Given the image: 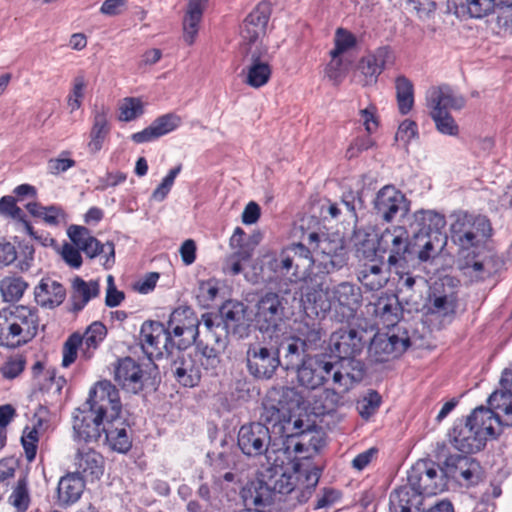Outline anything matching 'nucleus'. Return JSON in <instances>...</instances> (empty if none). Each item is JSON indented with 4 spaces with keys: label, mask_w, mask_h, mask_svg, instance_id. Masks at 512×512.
Wrapping results in <instances>:
<instances>
[{
    "label": "nucleus",
    "mask_w": 512,
    "mask_h": 512,
    "mask_svg": "<svg viewBox=\"0 0 512 512\" xmlns=\"http://www.w3.org/2000/svg\"><path fill=\"white\" fill-rule=\"evenodd\" d=\"M316 453L315 445L294 440L287 442L281 452V465L286 470L276 483L280 493L288 494L298 490L302 493L303 500H306L317 486L320 477L312 461Z\"/></svg>",
    "instance_id": "nucleus-1"
},
{
    "label": "nucleus",
    "mask_w": 512,
    "mask_h": 512,
    "mask_svg": "<svg viewBox=\"0 0 512 512\" xmlns=\"http://www.w3.org/2000/svg\"><path fill=\"white\" fill-rule=\"evenodd\" d=\"M410 488L396 490L393 503L401 512H411L419 504L416 496L411 498V492L423 496H435L448 488V479L445 467H439L432 461L421 460L412 466L408 474Z\"/></svg>",
    "instance_id": "nucleus-2"
},
{
    "label": "nucleus",
    "mask_w": 512,
    "mask_h": 512,
    "mask_svg": "<svg viewBox=\"0 0 512 512\" xmlns=\"http://www.w3.org/2000/svg\"><path fill=\"white\" fill-rule=\"evenodd\" d=\"M450 235L452 242L463 251L478 248L492 235L489 219L467 211H455L451 215Z\"/></svg>",
    "instance_id": "nucleus-3"
},
{
    "label": "nucleus",
    "mask_w": 512,
    "mask_h": 512,
    "mask_svg": "<svg viewBox=\"0 0 512 512\" xmlns=\"http://www.w3.org/2000/svg\"><path fill=\"white\" fill-rule=\"evenodd\" d=\"M107 336V329L102 322L95 321L86 327L83 334L74 332L66 339L62 349L61 365L68 368L80 353V358L90 360L96 354Z\"/></svg>",
    "instance_id": "nucleus-4"
},
{
    "label": "nucleus",
    "mask_w": 512,
    "mask_h": 512,
    "mask_svg": "<svg viewBox=\"0 0 512 512\" xmlns=\"http://www.w3.org/2000/svg\"><path fill=\"white\" fill-rule=\"evenodd\" d=\"M86 404L94 417L104 425L121 419L122 404L119 391L107 379L97 381L90 388Z\"/></svg>",
    "instance_id": "nucleus-5"
},
{
    "label": "nucleus",
    "mask_w": 512,
    "mask_h": 512,
    "mask_svg": "<svg viewBox=\"0 0 512 512\" xmlns=\"http://www.w3.org/2000/svg\"><path fill=\"white\" fill-rule=\"evenodd\" d=\"M272 11V4L262 0L247 14L240 28L241 46L244 52L267 51L263 40L267 34Z\"/></svg>",
    "instance_id": "nucleus-6"
},
{
    "label": "nucleus",
    "mask_w": 512,
    "mask_h": 512,
    "mask_svg": "<svg viewBox=\"0 0 512 512\" xmlns=\"http://www.w3.org/2000/svg\"><path fill=\"white\" fill-rule=\"evenodd\" d=\"M200 321L190 307H178L170 315L167 339L178 349L190 347L198 337Z\"/></svg>",
    "instance_id": "nucleus-7"
},
{
    "label": "nucleus",
    "mask_w": 512,
    "mask_h": 512,
    "mask_svg": "<svg viewBox=\"0 0 512 512\" xmlns=\"http://www.w3.org/2000/svg\"><path fill=\"white\" fill-rule=\"evenodd\" d=\"M333 363L322 355L306 356L296 370V380L306 390L322 387L333 370Z\"/></svg>",
    "instance_id": "nucleus-8"
},
{
    "label": "nucleus",
    "mask_w": 512,
    "mask_h": 512,
    "mask_svg": "<svg viewBox=\"0 0 512 512\" xmlns=\"http://www.w3.org/2000/svg\"><path fill=\"white\" fill-rule=\"evenodd\" d=\"M376 214L385 222H392L398 214L409 211V202L405 195L393 186H384L374 200Z\"/></svg>",
    "instance_id": "nucleus-9"
},
{
    "label": "nucleus",
    "mask_w": 512,
    "mask_h": 512,
    "mask_svg": "<svg viewBox=\"0 0 512 512\" xmlns=\"http://www.w3.org/2000/svg\"><path fill=\"white\" fill-rule=\"evenodd\" d=\"M70 240L89 258H95L104 253V264L113 262L115 255L114 244H101L90 232L82 226L72 225L67 230Z\"/></svg>",
    "instance_id": "nucleus-10"
},
{
    "label": "nucleus",
    "mask_w": 512,
    "mask_h": 512,
    "mask_svg": "<svg viewBox=\"0 0 512 512\" xmlns=\"http://www.w3.org/2000/svg\"><path fill=\"white\" fill-rule=\"evenodd\" d=\"M18 347L32 341L39 331L40 320L35 308L27 305L10 307Z\"/></svg>",
    "instance_id": "nucleus-11"
},
{
    "label": "nucleus",
    "mask_w": 512,
    "mask_h": 512,
    "mask_svg": "<svg viewBox=\"0 0 512 512\" xmlns=\"http://www.w3.org/2000/svg\"><path fill=\"white\" fill-rule=\"evenodd\" d=\"M503 427L497 413L489 406L476 407L466 419V428L471 429L485 441L500 435Z\"/></svg>",
    "instance_id": "nucleus-12"
},
{
    "label": "nucleus",
    "mask_w": 512,
    "mask_h": 512,
    "mask_svg": "<svg viewBox=\"0 0 512 512\" xmlns=\"http://www.w3.org/2000/svg\"><path fill=\"white\" fill-rule=\"evenodd\" d=\"M270 443L268 428L261 423L243 425L238 432V445L247 456L263 454Z\"/></svg>",
    "instance_id": "nucleus-13"
},
{
    "label": "nucleus",
    "mask_w": 512,
    "mask_h": 512,
    "mask_svg": "<svg viewBox=\"0 0 512 512\" xmlns=\"http://www.w3.org/2000/svg\"><path fill=\"white\" fill-rule=\"evenodd\" d=\"M385 234L389 238L387 243L388 264L390 266H403L414 253L413 240L404 226H394L387 229Z\"/></svg>",
    "instance_id": "nucleus-14"
},
{
    "label": "nucleus",
    "mask_w": 512,
    "mask_h": 512,
    "mask_svg": "<svg viewBox=\"0 0 512 512\" xmlns=\"http://www.w3.org/2000/svg\"><path fill=\"white\" fill-rule=\"evenodd\" d=\"M146 373L141 366L129 357L117 361L114 368V380L121 387L130 393H137L144 386Z\"/></svg>",
    "instance_id": "nucleus-15"
},
{
    "label": "nucleus",
    "mask_w": 512,
    "mask_h": 512,
    "mask_svg": "<svg viewBox=\"0 0 512 512\" xmlns=\"http://www.w3.org/2000/svg\"><path fill=\"white\" fill-rule=\"evenodd\" d=\"M443 464L447 479L462 480L465 484L470 485L477 482L480 477V466L472 458L451 455Z\"/></svg>",
    "instance_id": "nucleus-16"
},
{
    "label": "nucleus",
    "mask_w": 512,
    "mask_h": 512,
    "mask_svg": "<svg viewBox=\"0 0 512 512\" xmlns=\"http://www.w3.org/2000/svg\"><path fill=\"white\" fill-rule=\"evenodd\" d=\"M244 53L251 61L244 72V83L253 89L265 86L270 81L272 75V68L269 62L261 59V56L266 54L267 51L254 50L253 52Z\"/></svg>",
    "instance_id": "nucleus-17"
},
{
    "label": "nucleus",
    "mask_w": 512,
    "mask_h": 512,
    "mask_svg": "<svg viewBox=\"0 0 512 512\" xmlns=\"http://www.w3.org/2000/svg\"><path fill=\"white\" fill-rule=\"evenodd\" d=\"M247 366L254 376L269 378L278 366V359L266 347L254 345L247 350Z\"/></svg>",
    "instance_id": "nucleus-18"
},
{
    "label": "nucleus",
    "mask_w": 512,
    "mask_h": 512,
    "mask_svg": "<svg viewBox=\"0 0 512 512\" xmlns=\"http://www.w3.org/2000/svg\"><path fill=\"white\" fill-rule=\"evenodd\" d=\"M383 69L384 60L381 56L371 54L362 57L351 75V82L361 87L373 86Z\"/></svg>",
    "instance_id": "nucleus-19"
},
{
    "label": "nucleus",
    "mask_w": 512,
    "mask_h": 512,
    "mask_svg": "<svg viewBox=\"0 0 512 512\" xmlns=\"http://www.w3.org/2000/svg\"><path fill=\"white\" fill-rule=\"evenodd\" d=\"M73 431L80 441L97 440L104 431V423L98 421L89 410H77L73 417Z\"/></svg>",
    "instance_id": "nucleus-20"
},
{
    "label": "nucleus",
    "mask_w": 512,
    "mask_h": 512,
    "mask_svg": "<svg viewBox=\"0 0 512 512\" xmlns=\"http://www.w3.org/2000/svg\"><path fill=\"white\" fill-rule=\"evenodd\" d=\"M414 253L422 262L432 261L437 258L447 245V235H419L413 234L412 237Z\"/></svg>",
    "instance_id": "nucleus-21"
},
{
    "label": "nucleus",
    "mask_w": 512,
    "mask_h": 512,
    "mask_svg": "<svg viewBox=\"0 0 512 512\" xmlns=\"http://www.w3.org/2000/svg\"><path fill=\"white\" fill-rule=\"evenodd\" d=\"M66 291L63 285L52 277H44L34 289L35 301L45 308L60 305L65 299Z\"/></svg>",
    "instance_id": "nucleus-22"
},
{
    "label": "nucleus",
    "mask_w": 512,
    "mask_h": 512,
    "mask_svg": "<svg viewBox=\"0 0 512 512\" xmlns=\"http://www.w3.org/2000/svg\"><path fill=\"white\" fill-rule=\"evenodd\" d=\"M209 0H188L187 10L183 18V39L192 45L198 35L203 13Z\"/></svg>",
    "instance_id": "nucleus-23"
},
{
    "label": "nucleus",
    "mask_w": 512,
    "mask_h": 512,
    "mask_svg": "<svg viewBox=\"0 0 512 512\" xmlns=\"http://www.w3.org/2000/svg\"><path fill=\"white\" fill-rule=\"evenodd\" d=\"M75 474L81 478H99L103 474L104 462L96 451L85 448L79 450L74 458Z\"/></svg>",
    "instance_id": "nucleus-24"
},
{
    "label": "nucleus",
    "mask_w": 512,
    "mask_h": 512,
    "mask_svg": "<svg viewBox=\"0 0 512 512\" xmlns=\"http://www.w3.org/2000/svg\"><path fill=\"white\" fill-rule=\"evenodd\" d=\"M109 131V110L102 106L94 112L90 138L87 143V148L90 153L96 154L101 151Z\"/></svg>",
    "instance_id": "nucleus-25"
},
{
    "label": "nucleus",
    "mask_w": 512,
    "mask_h": 512,
    "mask_svg": "<svg viewBox=\"0 0 512 512\" xmlns=\"http://www.w3.org/2000/svg\"><path fill=\"white\" fill-rule=\"evenodd\" d=\"M413 224L418 227L415 234L437 235L446 234L444 229L446 220L444 215L433 210H418L412 215Z\"/></svg>",
    "instance_id": "nucleus-26"
},
{
    "label": "nucleus",
    "mask_w": 512,
    "mask_h": 512,
    "mask_svg": "<svg viewBox=\"0 0 512 512\" xmlns=\"http://www.w3.org/2000/svg\"><path fill=\"white\" fill-rule=\"evenodd\" d=\"M363 377L362 365L353 360H343L340 369L333 373V383L340 393L349 391Z\"/></svg>",
    "instance_id": "nucleus-27"
},
{
    "label": "nucleus",
    "mask_w": 512,
    "mask_h": 512,
    "mask_svg": "<svg viewBox=\"0 0 512 512\" xmlns=\"http://www.w3.org/2000/svg\"><path fill=\"white\" fill-rule=\"evenodd\" d=\"M427 101L431 111L459 109L464 104L462 96L445 86L431 88L427 94Z\"/></svg>",
    "instance_id": "nucleus-28"
},
{
    "label": "nucleus",
    "mask_w": 512,
    "mask_h": 512,
    "mask_svg": "<svg viewBox=\"0 0 512 512\" xmlns=\"http://www.w3.org/2000/svg\"><path fill=\"white\" fill-rule=\"evenodd\" d=\"M358 280L368 290H379L388 282V272L383 268L381 259L372 260L364 264L359 272Z\"/></svg>",
    "instance_id": "nucleus-29"
},
{
    "label": "nucleus",
    "mask_w": 512,
    "mask_h": 512,
    "mask_svg": "<svg viewBox=\"0 0 512 512\" xmlns=\"http://www.w3.org/2000/svg\"><path fill=\"white\" fill-rule=\"evenodd\" d=\"M100 293L99 280L85 281L79 276L72 279L71 297L75 309H82L89 301Z\"/></svg>",
    "instance_id": "nucleus-30"
},
{
    "label": "nucleus",
    "mask_w": 512,
    "mask_h": 512,
    "mask_svg": "<svg viewBox=\"0 0 512 512\" xmlns=\"http://www.w3.org/2000/svg\"><path fill=\"white\" fill-rule=\"evenodd\" d=\"M106 442L109 447L118 453H127L132 446V441L127 432L126 424L119 419L117 422L104 425Z\"/></svg>",
    "instance_id": "nucleus-31"
},
{
    "label": "nucleus",
    "mask_w": 512,
    "mask_h": 512,
    "mask_svg": "<svg viewBox=\"0 0 512 512\" xmlns=\"http://www.w3.org/2000/svg\"><path fill=\"white\" fill-rule=\"evenodd\" d=\"M487 405L497 413L504 427H512V393L499 388L489 395Z\"/></svg>",
    "instance_id": "nucleus-32"
},
{
    "label": "nucleus",
    "mask_w": 512,
    "mask_h": 512,
    "mask_svg": "<svg viewBox=\"0 0 512 512\" xmlns=\"http://www.w3.org/2000/svg\"><path fill=\"white\" fill-rule=\"evenodd\" d=\"M332 340L334 352L343 360L352 359L361 349V339L354 330L335 333Z\"/></svg>",
    "instance_id": "nucleus-33"
},
{
    "label": "nucleus",
    "mask_w": 512,
    "mask_h": 512,
    "mask_svg": "<svg viewBox=\"0 0 512 512\" xmlns=\"http://www.w3.org/2000/svg\"><path fill=\"white\" fill-rule=\"evenodd\" d=\"M165 328L159 322H145L140 330L142 347L150 354H160Z\"/></svg>",
    "instance_id": "nucleus-34"
},
{
    "label": "nucleus",
    "mask_w": 512,
    "mask_h": 512,
    "mask_svg": "<svg viewBox=\"0 0 512 512\" xmlns=\"http://www.w3.org/2000/svg\"><path fill=\"white\" fill-rule=\"evenodd\" d=\"M84 490L83 479L75 473H69L59 481L57 494L58 499L64 504L76 502Z\"/></svg>",
    "instance_id": "nucleus-35"
},
{
    "label": "nucleus",
    "mask_w": 512,
    "mask_h": 512,
    "mask_svg": "<svg viewBox=\"0 0 512 512\" xmlns=\"http://www.w3.org/2000/svg\"><path fill=\"white\" fill-rule=\"evenodd\" d=\"M175 377L185 387H194L200 381V369L190 356H183L175 362Z\"/></svg>",
    "instance_id": "nucleus-36"
},
{
    "label": "nucleus",
    "mask_w": 512,
    "mask_h": 512,
    "mask_svg": "<svg viewBox=\"0 0 512 512\" xmlns=\"http://www.w3.org/2000/svg\"><path fill=\"white\" fill-rule=\"evenodd\" d=\"M379 345L383 353L394 358L404 353L409 347L410 342L407 332L397 327L388 334L386 339L381 340Z\"/></svg>",
    "instance_id": "nucleus-37"
},
{
    "label": "nucleus",
    "mask_w": 512,
    "mask_h": 512,
    "mask_svg": "<svg viewBox=\"0 0 512 512\" xmlns=\"http://www.w3.org/2000/svg\"><path fill=\"white\" fill-rule=\"evenodd\" d=\"M373 307L375 317L381 320L383 323H393L398 317L399 303L395 295H381L373 303Z\"/></svg>",
    "instance_id": "nucleus-38"
},
{
    "label": "nucleus",
    "mask_w": 512,
    "mask_h": 512,
    "mask_svg": "<svg viewBox=\"0 0 512 512\" xmlns=\"http://www.w3.org/2000/svg\"><path fill=\"white\" fill-rule=\"evenodd\" d=\"M28 283L21 277L7 276L0 281V294L6 303L18 302L27 290Z\"/></svg>",
    "instance_id": "nucleus-39"
},
{
    "label": "nucleus",
    "mask_w": 512,
    "mask_h": 512,
    "mask_svg": "<svg viewBox=\"0 0 512 512\" xmlns=\"http://www.w3.org/2000/svg\"><path fill=\"white\" fill-rule=\"evenodd\" d=\"M485 442V440L473 433L469 428L458 431L453 438L455 449L465 454L481 450Z\"/></svg>",
    "instance_id": "nucleus-40"
},
{
    "label": "nucleus",
    "mask_w": 512,
    "mask_h": 512,
    "mask_svg": "<svg viewBox=\"0 0 512 512\" xmlns=\"http://www.w3.org/2000/svg\"><path fill=\"white\" fill-rule=\"evenodd\" d=\"M245 307L237 301L225 302L220 310L223 322L228 330H236L245 321Z\"/></svg>",
    "instance_id": "nucleus-41"
},
{
    "label": "nucleus",
    "mask_w": 512,
    "mask_h": 512,
    "mask_svg": "<svg viewBox=\"0 0 512 512\" xmlns=\"http://www.w3.org/2000/svg\"><path fill=\"white\" fill-rule=\"evenodd\" d=\"M145 103L141 97L129 96L123 98L118 105V120L131 122L143 115Z\"/></svg>",
    "instance_id": "nucleus-42"
},
{
    "label": "nucleus",
    "mask_w": 512,
    "mask_h": 512,
    "mask_svg": "<svg viewBox=\"0 0 512 512\" xmlns=\"http://www.w3.org/2000/svg\"><path fill=\"white\" fill-rule=\"evenodd\" d=\"M10 307L0 310V346L17 348L18 343L14 330Z\"/></svg>",
    "instance_id": "nucleus-43"
},
{
    "label": "nucleus",
    "mask_w": 512,
    "mask_h": 512,
    "mask_svg": "<svg viewBox=\"0 0 512 512\" xmlns=\"http://www.w3.org/2000/svg\"><path fill=\"white\" fill-rule=\"evenodd\" d=\"M350 62L342 56L330 55V61L324 69V77L333 85H339L346 77Z\"/></svg>",
    "instance_id": "nucleus-44"
},
{
    "label": "nucleus",
    "mask_w": 512,
    "mask_h": 512,
    "mask_svg": "<svg viewBox=\"0 0 512 512\" xmlns=\"http://www.w3.org/2000/svg\"><path fill=\"white\" fill-rule=\"evenodd\" d=\"M282 310L281 302L277 294L268 293L263 296L257 306V317L270 323Z\"/></svg>",
    "instance_id": "nucleus-45"
},
{
    "label": "nucleus",
    "mask_w": 512,
    "mask_h": 512,
    "mask_svg": "<svg viewBox=\"0 0 512 512\" xmlns=\"http://www.w3.org/2000/svg\"><path fill=\"white\" fill-rule=\"evenodd\" d=\"M396 98L400 113H409L414 104L413 85L404 77L396 79Z\"/></svg>",
    "instance_id": "nucleus-46"
},
{
    "label": "nucleus",
    "mask_w": 512,
    "mask_h": 512,
    "mask_svg": "<svg viewBox=\"0 0 512 512\" xmlns=\"http://www.w3.org/2000/svg\"><path fill=\"white\" fill-rule=\"evenodd\" d=\"M0 215L9 217L21 222L29 235L34 236L33 228L25 219V215L21 208L17 206L14 197L3 196L0 198Z\"/></svg>",
    "instance_id": "nucleus-47"
},
{
    "label": "nucleus",
    "mask_w": 512,
    "mask_h": 512,
    "mask_svg": "<svg viewBox=\"0 0 512 512\" xmlns=\"http://www.w3.org/2000/svg\"><path fill=\"white\" fill-rule=\"evenodd\" d=\"M86 87L87 83L83 76H77L74 78L71 91L66 99V106L70 114H73L81 109L85 97Z\"/></svg>",
    "instance_id": "nucleus-48"
},
{
    "label": "nucleus",
    "mask_w": 512,
    "mask_h": 512,
    "mask_svg": "<svg viewBox=\"0 0 512 512\" xmlns=\"http://www.w3.org/2000/svg\"><path fill=\"white\" fill-rule=\"evenodd\" d=\"M26 366V359L21 354L8 356L0 367V374L6 380H13L19 377Z\"/></svg>",
    "instance_id": "nucleus-49"
},
{
    "label": "nucleus",
    "mask_w": 512,
    "mask_h": 512,
    "mask_svg": "<svg viewBox=\"0 0 512 512\" xmlns=\"http://www.w3.org/2000/svg\"><path fill=\"white\" fill-rule=\"evenodd\" d=\"M319 249L323 255L330 258L331 264L334 265V259L343 253L344 239L339 234H332L319 242Z\"/></svg>",
    "instance_id": "nucleus-50"
},
{
    "label": "nucleus",
    "mask_w": 512,
    "mask_h": 512,
    "mask_svg": "<svg viewBox=\"0 0 512 512\" xmlns=\"http://www.w3.org/2000/svg\"><path fill=\"white\" fill-rule=\"evenodd\" d=\"M75 164L70 152L63 151L57 157L48 159L46 167L49 175L58 176L73 168Z\"/></svg>",
    "instance_id": "nucleus-51"
},
{
    "label": "nucleus",
    "mask_w": 512,
    "mask_h": 512,
    "mask_svg": "<svg viewBox=\"0 0 512 512\" xmlns=\"http://www.w3.org/2000/svg\"><path fill=\"white\" fill-rule=\"evenodd\" d=\"M355 45V36L344 28H338L335 31L334 48L330 51V55L342 56V54L354 48Z\"/></svg>",
    "instance_id": "nucleus-52"
},
{
    "label": "nucleus",
    "mask_w": 512,
    "mask_h": 512,
    "mask_svg": "<svg viewBox=\"0 0 512 512\" xmlns=\"http://www.w3.org/2000/svg\"><path fill=\"white\" fill-rule=\"evenodd\" d=\"M10 504L18 511L25 512L30 504V496L25 479L19 480L9 497Z\"/></svg>",
    "instance_id": "nucleus-53"
},
{
    "label": "nucleus",
    "mask_w": 512,
    "mask_h": 512,
    "mask_svg": "<svg viewBox=\"0 0 512 512\" xmlns=\"http://www.w3.org/2000/svg\"><path fill=\"white\" fill-rule=\"evenodd\" d=\"M455 301V298L451 295L449 296L433 293L428 297L426 309L429 313L432 314H445L449 309L454 307Z\"/></svg>",
    "instance_id": "nucleus-54"
},
{
    "label": "nucleus",
    "mask_w": 512,
    "mask_h": 512,
    "mask_svg": "<svg viewBox=\"0 0 512 512\" xmlns=\"http://www.w3.org/2000/svg\"><path fill=\"white\" fill-rule=\"evenodd\" d=\"M381 397L376 391H369L357 402V409L360 416L369 419L379 408Z\"/></svg>",
    "instance_id": "nucleus-55"
},
{
    "label": "nucleus",
    "mask_w": 512,
    "mask_h": 512,
    "mask_svg": "<svg viewBox=\"0 0 512 512\" xmlns=\"http://www.w3.org/2000/svg\"><path fill=\"white\" fill-rule=\"evenodd\" d=\"M418 130L414 121L406 119L400 123L395 133V141L403 147H407L413 140L417 139Z\"/></svg>",
    "instance_id": "nucleus-56"
},
{
    "label": "nucleus",
    "mask_w": 512,
    "mask_h": 512,
    "mask_svg": "<svg viewBox=\"0 0 512 512\" xmlns=\"http://www.w3.org/2000/svg\"><path fill=\"white\" fill-rule=\"evenodd\" d=\"M431 116L436 124L438 131L442 134L456 135L458 127L447 111H431Z\"/></svg>",
    "instance_id": "nucleus-57"
},
{
    "label": "nucleus",
    "mask_w": 512,
    "mask_h": 512,
    "mask_svg": "<svg viewBox=\"0 0 512 512\" xmlns=\"http://www.w3.org/2000/svg\"><path fill=\"white\" fill-rule=\"evenodd\" d=\"M38 430L36 428H25L21 437V443L25 452L26 459L32 462L36 457Z\"/></svg>",
    "instance_id": "nucleus-58"
},
{
    "label": "nucleus",
    "mask_w": 512,
    "mask_h": 512,
    "mask_svg": "<svg viewBox=\"0 0 512 512\" xmlns=\"http://www.w3.org/2000/svg\"><path fill=\"white\" fill-rule=\"evenodd\" d=\"M496 3L497 0H466L468 12L474 18H482L491 14Z\"/></svg>",
    "instance_id": "nucleus-59"
},
{
    "label": "nucleus",
    "mask_w": 512,
    "mask_h": 512,
    "mask_svg": "<svg viewBox=\"0 0 512 512\" xmlns=\"http://www.w3.org/2000/svg\"><path fill=\"white\" fill-rule=\"evenodd\" d=\"M362 124L368 134L376 132L379 127L378 111L374 104H368L359 110Z\"/></svg>",
    "instance_id": "nucleus-60"
},
{
    "label": "nucleus",
    "mask_w": 512,
    "mask_h": 512,
    "mask_svg": "<svg viewBox=\"0 0 512 512\" xmlns=\"http://www.w3.org/2000/svg\"><path fill=\"white\" fill-rule=\"evenodd\" d=\"M180 123L179 117L167 114L157 118L152 124L158 138L174 131Z\"/></svg>",
    "instance_id": "nucleus-61"
},
{
    "label": "nucleus",
    "mask_w": 512,
    "mask_h": 512,
    "mask_svg": "<svg viewBox=\"0 0 512 512\" xmlns=\"http://www.w3.org/2000/svg\"><path fill=\"white\" fill-rule=\"evenodd\" d=\"M181 170L180 166L175 167L170 170L169 173L162 179L161 183L156 187V189L152 193L153 199L157 201H162L168 195L171 190L174 180L176 176L179 174Z\"/></svg>",
    "instance_id": "nucleus-62"
},
{
    "label": "nucleus",
    "mask_w": 512,
    "mask_h": 512,
    "mask_svg": "<svg viewBox=\"0 0 512 512\" xmlns=\"http://www.w3.org/2000/svg\"><path fill=\"white\" fill-rule=\"evenodd\" d=\"M159 277V273L149 272L133 284V289L139 294H148L155 289Z\"/></svg>",
    "instance_id": "nucleus-63"
},
{
    "label": "nucleus",
    "mask_w": 512,
    "mask_h": 512,
    "mask_svg": "<svg viewBox=\"0 0 512 512\" xmlns=\"http://www.w3.org/2000/svg\"><path fill=\"white\" fill-rule=\"evenodd\" d=\"M219 292L218 281L208 279L199 283L198 298L203 302L213 301Z\"/></svg>",
    "instance_id": "nucleus-64"
}]
</instances>
